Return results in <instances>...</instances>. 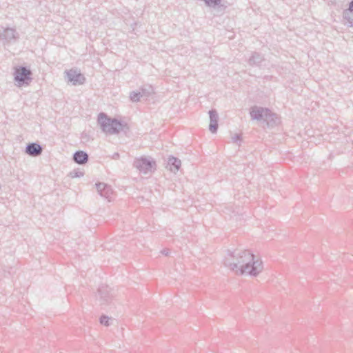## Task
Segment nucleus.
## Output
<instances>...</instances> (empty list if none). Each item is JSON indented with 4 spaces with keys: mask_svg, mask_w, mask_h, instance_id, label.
Masks as SVG:
<instances>
[{
    "mask_svg": "<svg viewBox=\"0 0 353 353\" xmlns=\"http://www.w3.org/2000/svg\"><path fill=\"white\" fill-rule=\"evenodd\" d=\"M99 301L101 305L107 304L113 297L112 289L108 285H101L98 289Z\"/></svg>",
    "mask_w": 353,
    "mask_h": 353,
    "instance_id": "1a4fd4ad",
    "label": "nucleus"
},
{
    "mask_svg": "<svg viewBox=\"0 0 353 353\" xmlns=\"http://www.w3.org/2000/svg\"><path fill=\"white\" fill-rule=\"evenodd\" d=\"M98 123L105 134H116L123 130V124L116 119H110L101 112L98 116Z\"/></svg>",
    "mask_w": 353,
    "mask_h": 353,
    "instance_id": "7ed1b4c3",
    "label": "nucleus"
},
{
    "mask_svg": "<svg viewBox=\"0 0 353 353\" xmlns=\"http://www.w3.org/2000/svg\"><path fill=\"white\" fill-rule=\"evenodd\" d=\"M209 115L210 120L209 130L212 133H216L218 129V113L216 110L212 109L209 111Z\"/></svg>",
    "mask_w": 353,
    "mask_h": 353,
    "instance_id": "f8f14e48",
    "label": "nucleus"
},
{
    "mask_svg": "<svg viewBox=\"0 0 353 353\" xmlns=\"http://www.w3.org/2000/svg\"><path fill=\"white\" fill-rule=\"evenodd\" d=\"M64 73L67 81L73 85H82L85 81V77L77 69L66 70Z\"/></svg>",
    "mask_w": 353,
    "mask_h": 353,
    "instance_id": "0eeeda50",
    "label": "nucleus"
},
{
    "mask_svg": "<svg viewBox=\"0 0 353 353\" xmlns=\"http://www.w3.org/2000/svg\"><path fill=\"white\" fill-rule=\"evenodd\" d=\"M251 118L254 120L263 121L268 127H273L279 123L277 115L269 109L254 106L250 110Z\"/></svg>",
    "mask_w": 353,
    "mask_h": 353,
    "instance_id": "f03ea898",
    "label": "nucleus"
},
{
    "mask_svg": "<svg viewBox=\"0 0 353 353\" xmlns=\"http://www.w3.org/2000/svg\"><path fill=\"white\" fill-rule=\"evenodd\" d=\"M133 165L140 173L143 174H151L156 169V163L150 157H142L136 159Z\"/></svg>",
    "mask_w": 353,
    "mask_h": 353,
    "instance_id": "39448f33",
    "label": "nucleus"
},
{
    "mask_svg": "<svg viewBox=\"0 0 353 353\" xmlns=\"http://www.w3.org/2000/svg\"><path fill=\"white\" fill-rule=\"evenodd\" d=\"M143 99H147L153 93V88L151 85H145L140 88L139 91Z\"/></svg>",
    "mask_w": 353,
    "mask_h": 353,
    "instance_id": "f3484780",
    "label": "nucleus"
},
{
    "mask_svg": "<svg viewBox=\"0 0 353 353\" xmlns=\"http://www.w3.org/2000/svg\"><path fill=\"white\" fill-rule=\"evenodd\" d=\"M161 253L165 256H168L169 254V251L168 250H163Z\"/></svg>",
    "mask_w": 353,
    "mask_h": 353,
    "instance_id": "5701e85b",
    "label": "nucleus"
},
{
    "mask_svg": "<svg viewBox=\"0 0 353 353\" xmlns=\"http://www.w3.org/2000/svg\"><path fill=\"white\" fill-rule=\"evenodd\" d=\"M96 188L97 192L102 197L107 199L109 201H111V195L113 191L110 185L104 183H96Z\"/></svg>",
    "mask_w": 353,
    "mask_h": 353,
    "instance_id": "9d476101",
    "label": "nucleus"
},
{
    "mask_svg": "<svg viewBox=\"0 0 353 353\" xmlns=\"http://www.w3.org/2000/svg\"><path fill=\"white\" fill-rule=\"evenodd\" d=\"M205 5L209 7L215 8L216 6H223L221 4L222 0H203Z\"/></svg>",
    "mask_w": 353,
    "mask_h": 353,
    "instance_id": "6ab92c4d",
    "label": "nucleus"
},
{
    "mask_svg": "<svg viewBox=\"0 0 353 353\" xmlns=\"http://www.w3.org/2000/svg\"><path fill=\"white\" fill-rule=\"evenodd\" d=\"M43 148L37 143H31L26 145L25 152L30 157H36L41 154Z\"/></svg>",
    "mask_w": 353,
    "mask_h": 353,
    "instance_id": "9b49d317",
    "label": "nucleus"
},
{
    "mask_svg": "<svg viewBox=\"0 0 353 353\" xmlns=\"http://www.w3.org/2000/svg\"><path fill=\"white\" fill-rule=\"evenodd\" d=\"M232 140L234 143H237L241 141V136L239 134H235L232 137Z\"/></svg>",
    "mask_w": 353,
    "mask_h": 353,
    "instance_id": "4be33fe9",
    "label": "nucleus"
},
{
    "mask_svg": "<svg viewBox=\"0 0 353 353\" xmlns=\"http://www.w3.org/2000/svg\"><path fill=\"white\" fill-rule=\"evenodd\" d=\"M130 100L132 102H139L143 99L139 91H132L130 94Z\"/></svg>",
    "mask_w": 353,
    "mask_h": 353,
    "instance_id": "a211bd4d",
    "label": "nucleus"
},
{
    "mask_svg": "<svg viewBox=\"0 0 353 353\" xmlns=\"http://www.w3.org/2000/svg\"><path fill=\"white\" fill-rule=\"evenodd\" d=\"M263 265L262 261L251 253L250 258L240 268L239 275L248 274L252 276H256L262 272Z\"/></svg>",
    "mask_w": 353,
    "mask_h": 353,
    "instance_id": "20e7f679",
    "label": "nucleus"
},
{
    "mask_svg": "<svg viewBox=\"0 0 353 353\" xmlns=\"http://www.w3.org/2000/svg\"><path fill=\"white\" fill-rule=\"evenodd\" d=\"M19 38V34L14 28H7L0 29V40L5 43L16 42Z\"/></svg>",
    "mask_w": 353,
    "mask_h": 353,
    "instance_id": "6e6552de",
    "label": "nucleus"
},
{
    "mask_svg": "<svg viewBox=\"0 0 353 353\" xmlns=\"http://www.w3.org/2000/svg\"><path fill=\"white\" fill-rule=\"evenodd\" d=\"M251 252L247 250L236 249L228 250L225 256L224 265L236 274L239 275L240 268L250 258Z\"/></svg>",
    "mask_w": 353,
    "mask_h": 353,
    "instance_id": "f257e3e1",
    "label": "nucleus"
},
{
    "mask_svg": "<svg viewBox=\"0 0 353 353\" xmlns=\"http://www.w3.org/2000/svg\"><path fill=\"white\" fill-rule=\"evenodd\" d=\"M83 175V173L82 172H80V171L76 170H74L70 172V176L72 178L81 177Z\"/></svg>",
    "mask_w": 353,
    "mask_h": 353,
    "instance_id": "412c9836",
    "label": "nucleus"
},
{
    "mask_svg": "<svg viewBox=\"0 0 353 353\" xmlns=\"http://www.w3.org/2000/svg\"><path fill=\"white\" fill-rule=\"evenodd\" d=\"M263 56L258 52H253L251 57L248 59V63L250 65H258L263 61Z\"/></svg>",
    "mask_w": 353,
    "mask_h": 353,
    "instance_id": "dca6fc26",
    "label": "nucleus"
},
{
    "mask_svg": "<svg viewBox=\"0 0 353 353\" xmlns=\"http://www.w3.org/2000/svg\"><path fill=\"white\" fill-rule=\"evenodd\" d=\"M109 320H110V318L108 316L102 315L100 318V323H101V324H102L105 326H108L110 325Z\"/></svg>",
    "mask_w": 353,
    "mask_h": 353,
    "instance_id": "aec40b11",
    "label": "nucleus"
},
{
    "mask_svg": "<svg viewBox=\"0 0 353 353\" xmlns=\"http://www.w3.org/2000/svg\"><path fill=\"white\" fill-rule=\"evenodd\" d=\"M14 75V81L17 82L18 86H21L24 84L28 85L29 81L32 79L31 70L24 66L16 68Z\"/></svg>",
    "mask_w": 353,
    "mask_h": 353,
    "instance_id": "423d86ee",
    "label": "nucleus"
},
{
    "mask_svg": "<svg viewBox=\"0 0 353 353\" xmlns=\"http://www.w3.org/2000/svg\"><path fill=\"white\" fill-rule=\"evenodd\" d=\"M181 165V160L174 157H170L168 161V166H169V169L171 172H177Z\"/></svg>",
    "mask_w": 353,
    "mask_h": 353,
    "instance_id": "2eb2a0df",
    "label": "nucleus"
},
{
    "mask_svg": "<svg viewBox=\"0 0 353 353\" xmlns=\"http://www.w3.org/2000/svg\"><path fill=\"white\" fill-rule=\"evenodd\" d=\"M119 157V154L118 153H115V154H114L113 158H114V159H117V158H118Z\"/></svg>",
    "mask_w": 353,
    "mask_h": 353,
    "instance_id": "b1692460",
    "label": "nucleus"
},
{
    "mask_svg": "<svg viewBox=\"0 0 353 353\" xmlns=\"http://www.w3.org/2000/svg\"><path fill=\"white\" fill-rule=\"evenodd\" d=\"M343 17L348 26H353V1L349 3L348 8L343 11Z\"/></svg>",
    "mask_w": 353,
    "mask_h": 353,
    "instance_id": "ddd939ff",
    "label": "nucleus"
},
{
    "mask_svg": "<svg viewBox=\"0 0 353 353\" xmlns=\"http://www.w3.org/2000/svg\"><path fill=\"white\" fill-rule=\"evenodd\" d=\"M73 160L78 164L83 165L88 162V155L83 151H77L73 155Z\"/></svg>",
    "mask_w": 353,
    "mask_h": 353,
    "instance_id": "4468645a",
    "label": "nucleus"
}]
</instances>
